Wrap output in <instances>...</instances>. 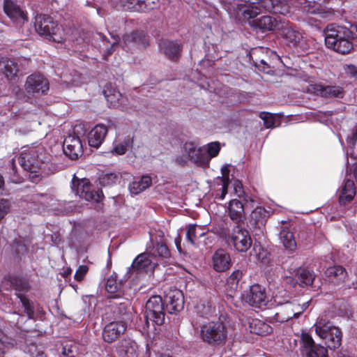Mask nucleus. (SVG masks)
I'll use <instances>...</instances> for the list:
<instances>
[{
    "instance_id": "obj_1",
    "label": "nucleus",
    "mask_w": 357,
    "mask_h": 357,
    "mask_svg": "<svg viewBox=\"0 0 357 357\" xmlns=\"http://www.w3.org/2000/svg\"><path fill=\"white\" fill-rule=\"evenodd\" d=\"M324 36L328 48L342 54H349L357 42V25H351L349 29L328 25L324 31Z\"/></svg>"
},
{
    "instance_id": "obj_2",
    "label": "nucleus",
    "mask_w": 357,
    "mask_h": 357,
    "mask_svg": "<svg viewBox=\"0 0 357 357\" xmlns=\"http://www.w3.org/2000/svg\"><path fill=\"white\" fill-rule=\"evenodd\" d=\"M18 161L24 170L37 172L45 167L50 155L43 145L32 144L22 148Z\"/></svg>"
},
{
    "instance_id": "obj_3",
    "label": "nucleus",
    "mask_w": 357,
    "mask_h": 357,
    "mask_svg": "<svg viewBox=\"0 0 357 357\" xmlns=\"http://www.w3.org/2000/svg\"><path fill=\"white\" fill-rule=\"evenodd\" d=\"M35 27L39 35L50 40L59 43L64 40L62 27L49 16H38L36 20Z\"/></svg>"
},
{
    "instance_id": "obj_4",
    "label": "nucleus",
    "mask_w": 357,
    "mask_h": 357,
    "mask_svg": "<svg viewBox=\"0 0 357 357\" xmlns=\"http://www.w3.org/2000/svg\"><path fill=\"white\" fill-rule=\"evenodd\" d=\"M204 146L198 147L193 142L184 144L181 154L176 156V162L181 165H185L188 160H192L198 166H207L208 158L206 156Z\"/></svg>"
},
{
    "instance_id": "obj_5",
    "label": "nucleus",
    "mask_w": 357,
    "mask_h": 357,
    "mask_svg": "<svg viewBox=\"0 0 357 357\" xmlns=\"http://www.w3.org/2000/svg\"><path fill=\"white\" fill-rule=\"evenodd\" d=\"M71 189L75 195L88 202H99L103 197L102 191L96 190L87 178L79 179L74 176Z\"/></svg>"
},
{
    "instance_id": "obj_6",
    "label": "nucleus",
    "mask_w": 357,
    "mask_h": 357,
    "mask_svg": "<svg viewBox=\"0 0 357 357\" xmlns=\"http://www.w3.org/2000/svg\"><path fill=\"white\" fill-rule=\"evenodd\" d=\"M200 337L210 344H220L227 337V331L220 321H209L201 327Z\"/></svg>"
},
{
    "instance_id": "obj_7",
    "label": "nucleus",
    "mask_w": 357,
    "mask_h": 357,
    "mask_svg": "<svg viewBox=\"0 0 357 357\" xmlns=\"http://www.w3.org/2000/svg\"><path fill=\"white\" fill-rule=\"evenodd\" d=\"M146 319L149 325V321L153 324L160 326L165 321L164 305L160 296L151 297L146 304Z\"/></svg>"
},
{
    "instance_id": "obj_8",
    "label": "nucleus",
    "mask_w": 357,
    "mask_h": 357,
    "mask_svg": "<svg viewBox=\"0 0 357 357\" xmlns=\"http://www.w3.org/2000/svg\"><path fill=\"white\" fill-rule=\"evenodd\" d=\"M229 241L234 249L239 252H246L252 244L248 231L239 226L233 228L229 236Z\"/></svg>"
},
{
    "instance_id": "obj_9",
    "label": "nucleus",
    "mask_w": 357,
    "mask_h": 357,
    "mask_svg": "<svg viewBox=\"0 0 357 357\" xmlns=\"http://www.w3.org/2000/svg\"><path fill=\"white\" fill-rule=\"evenodd\" d=\"M301 353L305 357H327V350L324 347L316 345L310 334H301Z\"/></svg>"
},
{
    "instance_id": "obj_10",
    "label": "nucleus",
    "mask_w": 357,
    "mask_h": 357,
    "mask_svg": "<svg viewBox=\"0 0 357 357\" xmlns=\"http://www.w3.org/2000/svg\"><path fill=\"white\" fill-rule=\"evenodd\" d=\"M157 264V260L152 259L151 255L142 253L134 259L130 268L132 273H149L153 271Z\"/></svg>"
},
{
    "instance_id": "obj_11",
    "label": "nucleus",
    "mask_w": 357,
    "mask_h": 357,
    "mask_svg": "<svg viewBox=\"0 0 357 357\" xmlns=\"http://www.w3.org/2000/svg\"><path fill=\"white\" fill-rule=\"evenodd\" d=\"M243 299L250 305L261 308L266 305L265 289L258 284H255L243 296Z\"/></svg>"
},
{
    "instance_id": "obj_12",
    "label": "nucleus",
    "mask_w": 357,
    "mask_h": 357,
    "mask_svg": "<svg viewBox=\"0 0 357 357\" xmlns=\"http://www.w3.org/2000/svg\"><path fill=\"white\" fill-rule=\"evenodd\" d=\"M103 93L107 104L111 107L121 108L127 109L128 108V100L123 97L122 94L111 84H107L103 90Z\"/></svg>"
},
{
    "instance_id": "obj_13",
    "label": "nucleus",
    "mask_w": 357,
    "mask_h": 357,
    "mask_svg": "<svg viewBox=\"0 0 357 357\" xmlns=\"http://www.w3.org/2000/svg\"><path fill=\"white\" fill-rule=\"evenodd\" d=\"M126 328L127 324L125 321H114L109 322L103 329V340L108 343L113 342L125 333Z\"/></svg>"
},
{
    "instance_id": "obj_14",
    "label": "nucleus",
    "mask_w": 357,
    "mask_h": 357,
    "mask_svg": "<svg viewBox=\"0 0 357 357\" xmlns=\"http://www.w3.org/2000/svg\"><path fill=\"white\" fill-rule=\"evenodd\" d=\"M63 152L72 160L77 159L82 154V144L79 137L69 135L63 142Z\"/></svg>"
},
{
    "instance_id": "obj_15",
    "label": "nucleus",
    "mask_w": 357,
    "mask_h": 357,
    "mask_svg": "<svg viewBox=\"0 0 357 357\" xmlns=\"http://www.w3.org/2000/svg\"><path fill=\"white\" fill-rule=\"evenodd\" d=\"M25 88L28 93H45L49 89V82L41 75H31L26 79Z\"/></svg>"
},
{
    "instance_id": "obj_16",
    "label": "nucleus",
    "mask_w": 357,
    "mask_h": 357,
    "mask_svg": "<svg viewBox=\"0 0 357 357\" xmlns=\"http://www.w3.org/2000/svg\"><path fill=\"white\" fill-rule=\"evenodd\" d=\"M231 264V256L226 250L219 249L213 255L211 266L215 271H227L230 268Z\"/></svg>"
},
{
    "instance_id": "obj_17",
    "label": "nucleus",
    "mask_w": 357,
    "mask_h": 357,
    "mask_svg": "<svg viewBox=\"0 0 357 357\" xmlns=\"http://www.w3.org/2000/svg\"><path fill=\"white\" fill-rule=\"evenodd\" d=\"M167 309L169 313L181 311L184 306V298L181 291L171 289L165 296Z\"/></svg>"
},
{
    "instance_id": "obj_18",
    "label": "nucleus",
    "mask_w": 357,
    "mask_h": 357,
    "mask_svg": "<svg viewBox=\"0 0 357 357\" xmlns=\"http://www.w3.org/2000/svg\"><path fill=\"white\" fill-rule=\"evenodd\" d=\"M309 91L324 98H342L343 90L340 86H323L321 84H313L310 86Z\"/></svg>"
},
{
    "instance_id": "obj_19",
    "label": "nucleus",
    "mask_w": 357,
    "mask_h": 357,
    "mask_svg": "<svg viewBox=\"0 0 357 357\" xmlns=\"http://www.w3.org/2000/svg\"><path fill=\"white\" fill-rule=\"evenodd\" d=\"M3 10L7 16L14 22L22 23L26 20V15L23 10L13 0H5L3 3Z\"/></svg>"
},
{
    "instance_id": "obj_20",
    "label": "nucleus",
    "mask_w": 357,
    "mask_h": 357,
    "mask_svg": "<svg viewBox=\"0 0 357 357\" xmlns=\"http://www.w3.org/2000/svg\"><path fill=\"white\" fill-rule=\"evenodd\" d=\"M108 128L104 124H97L88 134V142L90 146L98 148L104 142Z\"/></svg>"
},
{
    "instance_id": "obj_21",
    "label": "nucleus",
    "mask_w": 357,
    "mask_h": 357,
    "mask_svg": "<svg viewBox=\"0 0 357 357\" xmlns=\"http://www.w3.org/2000/svg\"><path fill=\"white\" fill-rule=\"evenodd\" d=\"M116 351L120 357H138L139 347L132 339L122 340L116 347Z\"/></svg>"
},
{
    "instance_id": "obj_22",
    "label": "nucleus",
    "mask_w": 357,
    "mask_h": 357,
    "mask_svg": "<svg viewBox=\"0 0 357 357\" xmlns=\"http://www.w3.org/2000/svg\"><path fill=\"white\" fill-rule=\"evenodd\" d=\"M356 193L355 183L353 180L347 178L339 189V202L344 205L353 200Z\"/></svg>"
},
{
    "instance_id": "obj_23",
    "label": "nucleus",
    "mask_w": 357,
    "mask_h": 357,
    "mask_svg": "<svg viewBox=\"0 0 357 357\" xmlns=\"http://www.w3.org/2000/svg\"><path fill=\"white\" fill-rule=\"evenodd\" d=\"M312 327L321 339L326 338V334L332 333V328H338L328 320L326 314L319 315Z\"/></svg>"
},
{
    "instance_id": "obj_24",
    "label": "nucleus",
    "mask_w": 357,
    "mask_h": 357,
    "mask_svg": "<svg viewBox=\"0 0 357 357\" xmlns=\"http://www.w3.org/2000/svg\"><path fill=\"white\" fill-rule=\"evenodd\" d=\"M227 211L231 220L238 223L244 218V206L241 201L232 199L228 203Z\"/></svg>"
},
{
    "instance_id": "obj_25",
    "label": "nucleus",
    "mask_w": 357,
    "mask_h": 357,
    "mask_svg": "<svg viewBox=\"0 0 357 357\" xmlns=\"http://www.w3.org/2000/svg\"><path fill=\"white\" fill-rule=\"evenodd\" d=\"M249 259L263 265L268 264L271 260L269 253L259 243L254 244Z\"/></svg>"
},
{
    "instance_id": "obj_26",
    "label": "nucleus",
    "mask_w": 357,
    "mask_h": 357,
    "mask_svg": "<svg viewBox=\"0 0 357 357\" xmlns=\"http://www.w3.org/2000/svg\"><path fill=\"white\" fill-rule=\"evenodd\" d=\"M146 36L142 31H135L130 34H126L123 38V48L129 49L135 45H145L147 43Z\"/></svg>"
},
{
    "instance_id": "obj_27",
    "label": "nucleus",
    "mask_w": 357,
    "mask_h": 357,
    "mask_svg": "<svg viewBox=\"0 0 357 357\" xmlns=\"http://www.w3.org/2000/svg\"><path fill=\"white\" fill-rule=\"evenodd\" d=\"M160 48L164 54L173 61L178 58L181 51V45L174 41H164L160 45Z\"/></svg>"
},
{
    "instance_id": "obj_28",
    "label": "nucleus",
    "mask_w": 357,
    "mask_h": 357,
    "mask_svg": "<svg viewBox=\"0 0 357 357\" xmlns=\"http://www.w3.org/2000/svg\"><path fill=\"white\" fill-rule=\"evenodd\" d=\"M325 273L329 281L335 284L344 282L347 278L345 269L340 266L329 267Z\"/></svg>"
},
{
    "instance_id": "obj_29",
    "label": "nucleus",
    "mask_w": 357,
    "mask_h": 357,
    "mask_svg": "<svg viewBox=\"0 0 357 357\" xmlns=\"http://www.w3.org/2000/svg\"><path fill=\"white\" fill-rule=\"evenodd\" d=\"M0 70L9 79H15L18 72L17 64L13 60L5 57L0 59Z\"/></svg>"
},
{
    "instance_id": "obj_30",
    "label": "nucleus",
    "mask_w": 357,
    "mask_h": 357,
    "mask_svg": "<svg viewBox=\"0 0 357 357\" xmlns=\"http://www.w3.org/2000/svg\"><path fill=\"white\" fill-rule=\"evenodd\" d=\"M281 35L287 42L292 45L297 44L302 38L300 32L291 26L289 24H283L281 27Z\"/></svg>"
},
{
    "instance_id": "obj_31",
    "label": "nucleus",
    "mask_w": 357,
    "mask_h": 357,
    "mask_svg": "<svg viewBox=\"0 0 357 357\" xmlns=\"http://www.w3.org/2000/svg\"><path fill=\"white\" fill-rule=\"evenodd\" d=\"M131 144L132 139L130 137L118 136L114 142L111 153L117 155H123Z\"/></svg>"
},
{
    "instance_id": "obj_32",
    "label": "nucleus",
    "mask_w": 357,
    "mask_h": 357,
    "mask_svg": "<svg viewBox=\"0 0 357 357\" xmlns=\"http://www.w3.org/2000/svg\"><path fill=\"white\" fill-rule=\"evenodd\" d=\"M151 183L152 181L150 176H144L139 181H135L130 184V192L133 195H138L150 187Z\"/></svg>"
},
{
    "instance_id": "obj_33",
    "label": "nucleus",
    "mask_w": 357,
    "mask_h": 357,
    "mask_svg": "<svg viewBox=\"0 0 357 357\" xmlns=\"http://www.w3.org/2000/svg\"><path fill=\"white\" fill-rule=\"evenodd\" d=\"M37 200L45 208H50L52 211H55L59 213H66V209H60L57 206L60 205L61 203L55 199L52 196L50 195H40L38 197Z\"/></svg>"
},
{
    "instance_id": "obj_34",
    "label": "nucleus",
    "mask_w": 357,
    "mask_h": 357,
    "mask_svg": "<svg viewBox=\"0 0 357 357\" xmlns=\"http://www.w3.org/2000/svg\"><path fill=\"white\" fill-rule=\"evenodd\" d=\"M322 340L328 348L334 349L341 344L342 333L339 328H332V333L326 334V338Z\"/></svg>"
},
{
    "instance_id": "obj_35",
    "label": "nucleus",
    "mask_w": 357,
    "mask_h": 357,
    "mask_svg": "<svg viewBox=\"0 0 357 357\" xmlns=\"http://www.w3.org/2000/svg\"><path fill=\"white\" fill-rule=\"evenodd\" d=\"M322 340L328 348L334 349L341 344L342 333L339 328H332V333L326 334V338Z\"/></svg>"
},
{
    "instance_id": "obj_36",
    "label": "nucleus",
    "mask_w": 357,
    "mask_h": 357,
    "mask_svg": "<svg viewBox=\"0 0 357 357\" xmlns=\"http://www.w3.org/2000/svg\"><path fill=\"white\" fill-rule=\"evenodd\" d=\"M280 239L287 250L294 251L296 248V243L293 233L287 227H284L280 232Z\"/></svg>"
},
{
    "instance_id": "obj_37",
    "label": "nucleus",
    "mask_w": 357,
    "mask_h": 357,
    "mask_svg": "<svg viewBox=\"0 0 357 357\" xmlns=\"http://www.w3.org/2000/svg\"><path fill=\"white\" fill-rule=\"evenodd\" d=\"M252 25L261 29L262 31L273 30L276 26L275 20L269 16H262L261 17L253 20Z\"/></svg>"
},
{
    "instance_id": "obj_38",
    "label": "nucleus",
    "mask_w": 357,
    "mask_h": 357,
    "mask_svg": "<svg viewBox=\"0 0 357 357\" xmlns=\"http://www.w3.org/2000/svg\"><path fill=\"white\" fill-rule=\"evenodd\" d=\"M251 332L260 335H266L272 332V328L268 324L259 319L252 320L250 324Z\"/></svg>"
},
{
    "instance_id": "obj_39",
    "label": "nucleus",
    "mask_w": 357,
    "mask_h": 357,
    "mask_svg": "<svg viewBox=\"0 0 357 357\" xmlns=\"http://www.w3.org/2000/svg\"><path fill=\"white\" fill-rule=\"evenodd\" d=\"M152 259H155L156 257L161 259H167L170 256V252L167 247L164 244L157 243L153 245L150 253Z\"/></svg>"
},
{
    "instance_id": "obj_40",
    "label": "nucleus",
    "mask_w": 357,
    "mask_h": 357,
    "mask_svg": "<svg viewBox=\"0 0 357 357\" xmlns=\"http://www.w3.org/2000/svg\"><path fill=\"white\" fill-rule=\"evenodd\" d=\"M309 306L308 303H305L302 306L297 304H287L285 308L287 311H290V313L284 320L288 321L292 318H297L304 310H305Z\"/></svg>"
},
{
    "instance_id": "obj_41",
    "label": "nucleus",
    "mask_w": 357,
    "mask_h": 357,
    "mask_svg": "<svg viewBox=\"0 0 357 357\" xmlns=\"http://www.w3.org/2000/svg\"><path fill=\"white\" fill-rule=\"evenodd\" d=\"M222 177H218L220 180L222 187H221V193L218 196V198L220 200H223L225 198V196L227 193V187L229 185V169L228 166H224L221 169Z\"/></svg>"
},
{
    "instance_id": "obj_42",
    "label": "nucleus",
    "mask_w": 357,
    "mask_h": 357,
    "mask_svg": "<svg viewBox=\"0 0 357 357\" xmlns=\"http://www.w3.org/2000/svg\"><path fill=\"white\" fill-rule=\"evenodd\" d=\"M202 227L197 225H188L187 228V239L191 244H194L196 239L204 235Z\"/></svg>"
},
{
    "instance_id": "obj_43",
    "label": "nucleus",
    "mask_w": 357,
    "mask_h": 357,
    "mask_svg": "<svg viewBox=\"0 0 357 357\" xmlns=\"http://www.w3.org/2000/svg\"><path fill=\"white\" fill-rule=\"evenodd\" d=\"M206 156L208 158V165L212 158L216 157L220 151V145L218 142H213L208 143L206 146H204Z\"/></svg>"
},
{
    "instance_id": "obj_44",
    "label": "nucleus",
    "mask_w": 357,
    "mask_h": 357,
    "mask_svg": "<svg viewBox=\"0 0 357 357\" xmlns=\"http://www.w3.org/2000/svg\"><path fill=\"white\" fill-rule=\"evenodd\" d=\"M61 357H79L78 345L76 343L64 345Z\"/></svg>"
},
{
    "instance_id": "obj_45",
    "label": "nucleus",
    "mask_w": 357,
    "mask_h": 357,
    "mask_svg": "<svg viewBox=\"0 0 357 357\" xmlns=\"http://www.w3.org/2000/svg\"><path fill=\"white\" fill-rule=\"evenodd\" d=\"M119 179V175L116 173H104L99 177V182L103 186H108L115 183Z\"/></svg>"
},
{
    "instance_id": "obj_46",
    "label": "nucleus",
    "mask_w": 357,
    "mask_h": 357,
    "mask_svg": "<svg viewBox=\"0 0 357 357\" xmlns=\"http://www.w3.org/2000/svg\"><path fill=\"white\" fill-rule=\"evenodd\" d=\"M301 282L305 285H311L314 279V274L312 271L307 269H301L298 271Z\"/></svg>"
},
{
    "instance_id": "obj_47",
    "label": "nucleus",
    "mask_w": 357,
    "mask_h": 357,
    "mask_svg": "<svg viewBox=\"0 0 357 357\" xmlns=\"http://www.w3.org/2000/svg\"><path fill=\"white\" fill-rule=\"evenodd\" d=\"M259 117L264 121V125L266 128L276 126V116L268 112H261Z\"/></svg>"
},
{
    "instance_id": "obj_48",
    "label": "nucleus",
    "mask_w": 357,
    "mask_h": 357,
    "mask_svg": "<svg viewBox=\"0 0 357 357\" xmlns=\"http://www.w3.org/2000/svg\"><path fill=\"white\" fill-rule=\"evenodd\" d=\"M105 289L110 294L117 293L120 289V284L117 282L115 278L110 277L107 280Z\"/></svg>"
},
{
    "instance_id": "obj_49",
    "label": "nucleus",
    "mask_w": 357,
    "mask_h": 357,
    "mask_svg": "<svg viewBox=\"0 0 357 357\" xmlns=\"http://www.w3.org/2000/svg\"><path fill=\"white\" fill-rule=\"evenodd\" d=\"M18 297L24 308V312L27 314L29 319H31L33 316L34 309L30 301L23 295L19 294Z\"/></svg>"
},
{
    "instance_id": "obj_50",
    "label": "nucleus",
    "mask_w": 357,
    "mask_h": 357,
    "mask_svg": "<svg viewBox=\"0 0 357 357\" xmlns=\"http://www.w3.org/2000/svg\"><path fill=\"white\" fill-rule=\"evenodd\" d=\"M266 211L261 206L256 207V208L251 213V218L255 220L256 223H262L266 215Z\"/></svg>"
},
{
    "instance_id": "obj_51",
    "label": "nucleus",
    "mask_w": 357,
    "mask_h": 357,
    "mask_svg": "<svg viewBox=\"0 0 357 357\" xmlns=\"http://www.w3.org/2000/svg\"><path fill=\"white\" fill-rule=\"evenodd\" d=\"M197 312L201 316L208 317L215 312V308L209 304H202L197 306Z\"/></svg>"
},
{
    "instance_id": "obj_52",
    "label": "nucleus",
    "mask_w": 357,
    "mask_h": 357,
    "mask_svg": "<svg viewBox=\"0 0 357 357\" xmlns=\"http://www.w3.org/2000/svg\"><path fill=\"white\" fill-rule=\"evenodd\" d=\"M243 275L242 271L239 270L234 271L227 278V282L231 284V288H236L238 285L239 280L241 279Z\"/></svg>"
},
{
    "instance_id": "obj_53",
    "label": "nucleus",
    "mask_w": 357,
    "mask_h": 357,
    "mask_svg": "<svg viewBox=\"0 0 357 357\" xmlns=\"http://www.w3.org/2000/svg\"><path fill=\"white\" fill-rule=\"evenodd\" d=\"M303 10L304 12L310 14H317L319 13L317 4L312 1H305L303 6Z\"/></svg>"
},
{
    "instance_id": "obj_54",
    "label": "nucleus",
    "mask_w": 357,
    "mask_h": 357,
    "mask_svg": "<svg viewBox=\"0 0 357 357\" xmlns=\"http://www.w3.org/2000/svg\"><path fill=\"white\" fill-rule=\"evenodd\" d=\"M6 339L5 335H3L2 331L0 329V357H3L6 352L8 350L10 347H12L13 345L10 343H6L4 341Z\"/></svg>"
},
{
    "instance_id": "obj_55",
    "label": "nucleus",
    "mask_w": 357,
    "mask_h": 357,
    "mask_svg": "<svg viewBox=\"0 0 357 357\" xmlns=\"http://www.w3.org/2000/svg\"><path fill=\"white\" fill-rule=\"evenodd\" d=\"M259 13V8L252 3V5L243 11V15L245 18L255 17Z\"/></svg>"
},
{
    "instance_id": "obj_56",
    "label": "nucleus",
    "mask_w": 357,
    "mask_h": 357,
    "mask_svg": "<svg viewBox=\"0 0 357 357\" xmlns=\"http://www.w3.org/2000/svg\"><path fill=\"white\" fill-rule=\"evenodd\" d=\"M11 166H12L11 170L10 172V178L11 182H13L14 183H22L23 181V178H22V177L17 175V169L15 165L14 160H12V161H11Z\"/></svg>"
},
{
    "instance_id": "obj_57",
    "label": "nucleus",
    "mask_w": 357,
    "mask_h": 357,
    "mask_svg": "<svg viewBox=\"0 0 357 357\" xmlns=\"http://www.w3.org/2000/svg\"><path fill=\"white\" fill-rule=\"evenodd\" d=\"M232 185L234 195H236L239 198L241 197L244 195V191L241 182L238 180H235L233 181Z\"/></svg>"
},
{
    "instance_id": "obj_58",
    "label": "nucleus",
    "mask_w": 357,
    "mask_h": 357,
    "mask_svg": "<svg viewBox=\"0 0 357 357\" xmlns=\"http://www.w3.org/2000/svg\"><path fill=\"white\" fill-rule=\"evenodd\" d=\"M88 271V267L85 265H82L78 267L75 274V279L77 281H81Z\"/></svg>"
},
{
    "instance_id": "obj_59",
    "label": "nucleus",
    "mask_w": 357,
    "mask_h": 357,
    "mask_svg": "<svg viewBox=\"0 0 357 357\" xmlns=\"http://www.w3.org/2000/svg\"><path fill=\"white\" fill-rule=\"evenodd\" d=\"M9 209V202L6 199L0 200V220L8 213Z\"/></svg>"
},
{
    "instance_id": "obj_60",
    "label": "nucleus",
    "mask_w": 357,
    "mask_h": 357,
    "mask_svg": "<svg viewBox=\"0 0 357 357\" xmlns=\"http://www.w3.org/2000/svg\"><path fill=\"white\" fill-rule=\"evenodd\" d=\"M347 143L351 146H354L357 141V124L353 128L351 135H349L347 138Z\"/></svg>"
},
{
    "instance_id": "obj_61",
    "label": "nucleus",
    "mask_w": 357,
    "mask_h": 357,
    "mask_svg": "<svg viewBox=\"0 0 357 357\" xmlns=\"http://www.w3.org/2000/svg\"><path fill=\"white\" fill-rule=\"evenodd\" d=\"M344 70L351 77H356L357 75V68L354 65H347L344 67Z\"/></svg>"
},
{
    "instance_id": "obj_62",
    "label": "nucleus",
    "mask_w": 357,
    "mask_h": 357,
    "mask_svg": "<svg viewBox=\"0 0 357 357\" xmlns=\"http://www.w3.org/2000/svg\"><path fill=\"white\" fill-rule=\"evenodd\" d=\"M64 82L71 84L72 86H77L81 84V82L79 80V76H77L69 82L68 80H64Z\"/></svg>"
},
{
    "instance_id": "obj_63",
    "label": "nucleus",
    "mask_w": 357,
    "mask_h": 357,
    "mask_svg": "<svg viewBox=\"0 0 357 357\" xmlns=\"http://www.w3.org/2000/svg\"><path fill=\"white\" fill-rule=\"evenodd\" d=\"M181 238L178 236L175 239V244L176 245V248L178 250L181 252Z\"/></svg>"
},
{
    "instance_id": "obj_64",
    "label": "nucleus",
    "mask_w": 357,
    "mask_h": 357,
    "mask_svg": "<svg viewBox=\"0 0 357 357\" xmlns=\"http://www.w3.org/2000/svg\"><path fill=\"white\" fill-rule=\"evenodd\" d=\"M150 3H151V0H146V1H144L142 2V3L144 5V8H146V9H152V8H153V7H149V8H147L148 6H149Z\"/></svg>"
}]
</instances>
